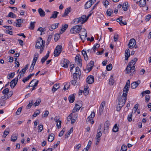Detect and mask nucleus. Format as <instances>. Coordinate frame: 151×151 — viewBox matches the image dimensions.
<instances>
[{"instance_id": "f257e3e1", "label": "nucleus", "mask_w": 151, "mask_h": 151, "mask_svg": "<svg viewBox=\"0 0 151 151\" xmlns=\"http://www.w3.org/2000/svg\"><path fill=\"white\" fill-rule=\"evenodd\" d=\"M45 42L43 41L41 37H39L37 40L36 43L35 47L36 48L40 49V53H41L43 51L45 46Z\"/></svg>"}, {"instance_id": "f03ea898", "label": "nucleus", "mask_w": 151, "mask_h": 151, "mask_svg": "<svg viewBox=\"0 0 151 151\" xmlns=\"http://www.w3.org/2000/svg\"><path fill=\"white\" fill-rule=\"evenodd\" d=\"M87 20V18H86V16L85 15H83L81 17L76 18L72 21V23L74 24H83L85 23Z\"/></svg>"}, {"instance_id": "7ed1b4c3", "label": "nucleus", "mask_w": 151, "mask_h": 151, "mask_svg": "<svg viewBox=\"0 0 151 151\" xmlns=\"http://www.w3.org/2000/svg\"><path fill=\"white\" fill-rule=\"evenodd\" d=\"M135 71V68L134 65L132 66L131 64L129 63L126 69V73L127 74H129L132 73V75Z\"/></svg>"}, {"instance_id": "20e7f679", "label": "nucleus", "mask_w": 151, "mask_h": 151, "mask_svg": "<svg viewBox=\"0 0 151 151\" xmlns=\"http://www.w3.org/2000/svg\"><path fill=\"white\" fill-rule=\"evenodd\" d=\"M127 95L125 96L123 95V93L122 96L119 99L118 104L123 106L127 99Z\"/></svg>"}, {"instance_id": "39448f33", "label": "nucleus", "mask_w": 151, "mask_h": 151, "mask_svg": "<svg viewBox=\"0 0 151 151\" xmlns=\"http://www.w3.org/2000/svg\"><path fill=\"white\" fill-rule=\"evenodd\" d=\"M81 26L76 25L70 29V32L72 34H75L78 33L81 29Z\"/></svg>"}, {"instance_id": "423d86ee", "label": "nucleus", "mask_w": 151, "mask_h": 151, "mask_svg": "<svg viewBox=\"0 0 151 151\" xmlns=\"http://www.w3.org/2000/svg\"><path fill=\"white\" fill-rule=\"evenodd\" d=\"M130 80H128L127 81L126 83V85L124 88L123 91V95H124L125 96H126L127 93L128 92L130 86Z\"/></svg>"}, {"instance_id": "0eeeda50", "label": "nucleus", "mask_w": 151, "mask_h": 151, "mask_svg": "<svg viewBox=\"0 0 151 151\" xmlns=\"http://www.w3.org/2000/svg\"><path fill=\"white\" fill-rule=\"evenodd\" d=\"M95 115L94 112L93 111L92 112L90 115L87 119L86 122H89L92 124L94 123L93 118L94 117Z\"/></svg>"}, {"instance_id": "6e6552de", "label": "nucleus", "mask_w": 151, "mask_h": 151, "mask_svg": "<svg viewBox=\"0 0 151 151\" xmlns=\"http://www.w3.org/2000/svg\"><path fill=\"white\" fill-rule=\"evenodd\" d=\"M81 102V101H80L78 102V104H76L73 110V113H76L79 110L82 106Z\"/></svg>"}, {"instance_id": "1a4fd4ad", "label": "nucleus", "mask_w": 151, "mask_h": 151, "mask_svg": "<svg viewBox=\"0 0 151 151\" xmlns=\"http://www.w3.org/2000/svg\"><path fill=\"white\" fill-rule=\"evenodd\" d=\"M75 60L76 63L78 65L81 67L82 66V60L81 58V56L79 55H77L75 58Z\"/></svg>"}, {"instance_id": "9d476101", "label": "nucleus", "mask_w": 151, "mask_h": 151, "mask_svg": "<svg viewBox=\"0 0 151 151\" xmlns=\"http://www.w3.org/2000/svg\"><path fill=\"white\" fill-rule=\"evenodd\" d=\"M69 64V61L65 59H63L61 62V65L65 68H67L68 67Z\"/></svg>"}, {"instance_id": "9b49d317", "label": "nucleus", "mask_w": 151, "mask_h": 151, "mask_svg": "<svg viewBox=\"0 0 151 151\" xmlns=\"http://www.w3.org/2000/svg\"><path fill=\"white\" fill-rule=\"evenodd\" d=\"M136 43V41L134 39H131L129 42L128 45V46L129 48L132 49L133 48Z\"/></svg>"}, {"instance_id": "f8f14e48", "label": "nucleus", "mask_w": 151, "mask_h": 151, "mask_svg": "<svg viewBox=\"0 0 151 151\" xmlns=\"http://www.w3.org/2000/svg\"><path fill=\"white\" fill-rule=\"evenodd\" d=\"M83 30L81 34H79V35L80 36V37L82 40L83 38H84L87 37V33L86 29H83Z\"/></svg>"}, {"instance_id": "ddd939ff", "label": "nucleus", "mask_w": 151, "mask_h": 151, "mask_svg": "<svg viewBox=\"0 0 151 151\" xmlns=\"http://www.w3.org/2000/svg\"><path fill=\"white\" fill-rule=\"evenodd\" d=\"M140 80H138L137 81H135L131 84V87L132 89L135 88L140 84Z\"/></svg>"}, {"instance_id": "4468645a", "label": "nucleus", "mask_w": 151, "mask_h": 151, "mask_svg": "<svg viewBox=\"0 0 151 151\" xmlns=\"http://www.w3.org/2000/svg\"><path fill=\"white\" fill-rule=\"evenodd\" d=\"M86 81L89 84L92 83L94 81V77L91 75L89 76L87 78Z\"/></svg>"}, {"instance_id": "2eb2a0df", "label": "nucleus", "mask_w": 151, "mask_h": 151, "mask_svg": "<svg viewBox=\"0 0 151 151\" xmlns=\"http://www.w3.org/2000/svg\"><path fill=\"white\" fill-rule=\"evenodd\" d=\"M17 78H15L12 80L10 83V86L12 88H14L17 83Z\"/></svg>"}, {"instance_id": "dca6fc26", "label": "nucleus", "mask_w": 151, "mask_h": 151, "mask_svg": "<svg viewBox=\"0 0 151 151\" xmlns=\"http://www.w3.org/2000/svg\"><path fill=\"white\" fill-rule=\"evenodd\" d=\"M94 65V62L92 61H91L87 66L86 69L89 71H90L92 69Z\"/></svg>"}, {"instance_id": "f3484780", "label": "nucleus", "mask_w": 151, "mask_h": 151, "mask_svg": "<svg viewBox=\"0 0 151 151\" xmlns=\"http://www.w3.org/2000/svg\"><path fill=\"white\" fill-rule=\"evenodd\" d=\"M105 102L104 101L101 103V104L99 109V114L101 115L102 113V112L104 109V107L105 104Z\"/></svg>"}, {"instance_id": "a211bd4d", "label": "nucleus", "mask_w": 151, "mask_h": 151, "mask_svg": "<svg viewBox=\"0 0 151 151\" xmlns=\"http://www.w3.org/2000/svg\"><path fill=\"white\" fill-rule=\"evenodd\" d=\"M59 24V23H55L52 24L49 27V29L50 31H52L53 29L57 28L58 27Z\"/></svg>"}, {"instance_id": "6ab92c4d", "label": "nucleus", "mask_w": 151, "mask_h": 151, "mask_svg": "<svg viewBox=\"0 0 151 151\" xmlns=\"http://www.w3.org/2000/svg\"><path fill=\"white\" fill-rule=\"evenodd\" d=\"M130 55V51L129 49L126 50L125 52V60H127Z\"/></svg>"}, {"instance_id": "aec40b11", "label": "nucleus", "mask_w": 151, "mask_h": 151, "mask_svg": "<svg viewBox=\"0 0 151 151\" xmlns=\"http://www.w3.org/2000/svg\"><path fill=\"white\" fill-rule=\"evenodd\" d=\"M71 9L70 7H68L66 8L64 14L62 15L63 17H65L67 16L68 14L71 12Z\"/></svg>"}, {"instance_id": "412c9836", "label": "nucleus", "mask_w": 151, "mask_h": 151, "mask_svg": "<svg viewBox=\"0 0 151 151\" xmlns=\"http://www.w3.org/2000/svg\"><path fill=\"white\" fill-rule=\"evenodd\" d=\"M122 8L124 11H126L128 10L129 8L128 3V2H125L123 4Z\"/></svg>"}, {"instance_id": "4be33fe9", "label": "nucleus", "mask_w": 151, "mask_h": 151, "mask_svg": "<svg viewBox=\"0 0 151 151\" xmlns=\"http://www.w3.org/2000/svg\"><path fill=\"white\" fill-rule=\"evenodd\" d=\"M49 53L50 52L48 51L46 55L41 59V62L42 63H44L46 60L48 58L49 56Z\"/></svg>"}, {"instance_id": "5701e85b", "label": "nucleus", "mask_w": 151, "mask_h": 151, "mask_svg": "<svg viewBox=\"0 0 151 151\" xmlns=\"http://www.w3.org/2000/svg\"><path fill=\"white\" fill-rule=\"evenodd\" d=\"M38 57V53H36L34 55V58L32 63V65H35Z\"/></svg>"}, {"instance_id": "b1692460", "label": "nucleus", "mask_w": 151, "mask_h": 151, "mask_svg": "<svg viewBox=\"0 0 151 151\" xmlns=\"http://www.w3.org/2000/svg\"><path fill=\"white\" fill-rule=\"evenodd\" d=\"M38 11L41 17H44L45 16V12L41 8L38 9Z\"/></svg>"}, {"instance_id": "393cba45", "label": "nucleus", "mask_w": 151, "mask_h": 151, "mask_svg": "<svg viewBox=\"0 0 151 151\" xmlns=\"http://www.w3.org/2000/svg\"><path fill=\"white\" fill-rule=\"evenodd\" d=\"M64 87L63 90L65 91L66 90L68 89L70 86V83L69 82H67L64 83Z\"/></svg>"}, {"instance_id": "a878e982", "label": "nucleus", "mask_w": 151, "mask_h": 151, "mask_svg": "<svg viewBox=\"0 0 151 151\" xmlns=\"http://www.w3.org/2000/svg\"><path fill=\"white\" fill-rule=\"evenodd\" d=\"M59 12L56 11H54L53 12L51 16L50 17V19L53 18L55 19L57 18L58 15V14Z\"/></svg>"}, {"instance_id": "bb28decb", "label": "nucleus", "mask_w": 151, "mask_h": 151, "mask_svg": "<svg viewBox=\"0 0 151 151\" xmlns=\"http://www.w3.org/2000/svg\"><path fill=\"white\" fill-rule=\"evenodd\" d=\"M146 1V0H140L139 1V5L141 7L145 6Z\"/></svg>"}, {"instance_id": "cd10ccee", "label": "nucleus", "mask_w": 151, "mask_h": 151, "mask_svg": "<svg viewBox=\"0 0 151 151\" xmlns=\"http://www.w3.org/2000/svg\"><path fill=\"white\" fill-rule=\"evenodd\" d=\"M11 140L12 141L15 142L17 138V135L15 134H13L11 136Z\"/></svg>"}, {"instance_id": "c85d7f7f", "label": "nucleus", "mask_w": 151, "mask_h": 151, "mask_svg": "<svg viewBox=\"0 0 151 151\" xmlns=\"http://www.w3.org/2000/svg\"><path fill=\"white\" fill-rule=\"evenodd\" d=\"M92 4H93L92 3V2H91L89 1H88L85 4V9H88V8H90Z\"/></svg>"}, {"instance_id": "c756f323", "label": "nucleus", "mask_w": 151, "mask_h": 151, "mask_svg": "<svg viewBox=\"0 0 151 151\" xmlns=\"http://www.w3.org/2000/svg\"><path fill=\"white\" fill-rule=\"evenodd\" d=\"M69 101L70 103H72L74 100V94L70 95L68 98Z\"/></svg>"}, {"instance_id": "7c9ffc66", "label": "nucleus", "mask_w": 151, "mask_h": 151, "mask_svg": "<svg viewBox=\"0 0 151 151\" xmlns=\"http://www.w3.org/2000/svg\"><path fill=\"white\" fill-rule=\"evenodd\" d=\"M54 139V134H50L48 138V141L50 142H52Z\"/></svg>"}, {"instance_id": "2f4dec72", "label": "nucleus", "mask_w": 151, "mask_h": 151, "mask_svg": "<svg viewBox=\"0 0 151 151\" xmlns=\"http://www.w3.org/2000/svg\"><path fill=\"white\" fill-rule=\"evenodd\" d=\"M82 53L84 57L85 60H88V58L86 52L84 50H83L82 52Z\"/></svg>"}, {"instance_id": "473e14b6", "label": "nucleus", "mask_w": 151, "mask_h": 151, "mask_svg": "<svg viewBox=\"0 0 151 151\" xmlns=\"http://www.w3.org/2000/svg\"><path fill=\"white\" fill-rule=\"evenodd\" d=\"M68 25L66 24H65L63 26H62V28L61 29V30L62 31V32H60V33L62 34L66 30V29L68 28Z\"/></svg>"}, {"instance_id": "72a5a7b5", "label": "nucleus", "mask_w": 151, "mask_h": 151, "mask_svg": "<svg viewBox=\"0 0 151 151\" xmlns=\"http://www.w3.org/2000/svg\"><path fill=\"white\" fill-rule=\"evenodd\" d=\"M73 132V128H72L67 132L65 134V138H67L70 134Z\"/></svg>"}, {"instance_id": "f704fd0d", "label": "nucleus", "mask_w": 151, "mask_h": 151, "mask_svg": "<svg viewBox=\"0 0 151 151\" xmlns=\"http://www.w3.org/2000/svg\"><path fill=\"white\" fill-rule=\"evenodd\" d=\"M8 17L14 18H15L17 17L12 12H10L8 14Z\"/></svg>"}, {"instance_id": "c9c22d12", "label": "nucleus", "mask_w": 151, "mask_h": 151, "mask_svg": "<svg viewBox=\"0 0 151 151\" xmlns=\"http://www.w3.org/2000/svg\"><path fill=\"white\" fill-rule=\"evenodd\" d=\"M137 60L138 59L137 58H135L133 60H132L130 62H129V63L132 65V66L134 65Z\"/></svg>"}, {"instance_id": "e433bc0d", "label": "nucleus", "mask_w": 151, "mask_h": 151, "mask_svg": "<svg viewBox=\"0 0 151 151\" xmlns=\"http://www.w3.org/2000/svg\"><path fill=\"white\" fill-rule=\"evenodd\" d=\"M103 4L105 7L107 8L109 4V1L107 0H104L102 2Z\"/></svg>"}, {"instance_id": "4c0bfd02", "label": "nucleus", "mask_w": 151, "mask_h": 151, "mask_svg": "<svg viewBox=\"0 0 151 151\" xmlns=\"http://www.w3.org/2000/svg\"><path fill=\"white\" fill-rule=\"evenodd\" d=\"M41 99H38L36 100V101L34 105L35 106H38L40 103L41 102Z\"/></svg>"}, {"instance_id": "58836bf2", "label": "nucleus", "mask_w": 151, "mask_h": 151, "mask_svg": "<svg viewBox=\"0 0 151 151\" xmlns=\"http://www.w3.org/2000/svg\"><path fill=\"white\" fill-rule=\"evenodd\" d=\"M56 50H58L60 53L62 51L63 48L62 46L60 45H58L56 47Z\"/></svg>"}, {"instance_id": "ea45409f", "label": "nucleus", "mask_w": 151, "mask_h": 151, "mask_svg": "<svg viewBox=\"0 0 151 151\" xmlns=\"http://www.w3.org/2000/svg\"><path fill=\"white\" fill-rule=\"evenodd\" d=\"M35 22H30V26L29 28L31 29H33L35 27Z\"/></svg>"}, {"instance_id": "a19ab883", "label": "nucleus", "mask_w": 151, "mask_h": 151, "mask_svg": "<svg viewBox=\"0 0 151 151\" xmlns=\"http://www.w3.org/2000/svg\"><path fill=\"white\" fill-rule=\"evenodd\" d=\"M33 100H31L29 104L27 105V109H29L30 108L31 106H32L33 105Z\"/></svg>"}, {"instance_id": "79ce46f5", "label": "nucleus", "mask_w": 151, "mask_h": 151, "mask_svg": "<svg viewBox=\"0 0 151 151\" xmlns=\"http://www.w3.org/2000/svg\"><path fill=\"white\" fill-rule=\"evenodd\" d=\"M114 82V81L113 79V76H111L109 80V83L110 84L113 85Z\"/></svg>"}, {"instance_id": "37998d69", "label": "nucleus", "mask_w": 151, "mask_h": 151, "mask_svg": "<svg viewBox=\"0 0 151 151\" xmlns=\"http://www.w3.org/2000/svg\"><path fill=\"white\" fill-rule=\"evenodd\" d=\"M113 10L111 9H108L106 11V14L108 16H110L112 13H113Z\"/></svg>"}, {"instance_id": "c03bdc74", "label": "nucleus", "mask_w": 151, "mask_h": 151, "mask_svg": "<svg viewBox=\"0 0 151 151\" xmlns=\"http://www.w3.org/2000/svg\"><path fill=\"white\" fill-rule=\"evenodd\" d=\"M118 129L119 128L117 126V124H115L113 129V132H116L118 131Z\"/></svg>"}, {"instance_id": "a18cd8bd", "label": "nucleus", "mask_w": 151, "mask_h": 151, "mask_svg": "<svg viewBox=\"0 0 151 151\" xmlns=\"http://www.w3.org/2000/svg\"><path fill=\"white\" fill-rule=\"evenodd\" d=\"M60 52L58 51V50H56V48L54 52V55L55 57H58L59 55L60 54Z\"/></svg>"}, {"instance_id": "49530a36", "label": "nucleus", "mask_w": 151, "mask_h": 151, "mask_svg": "<svg viewBox=\"0 0 151 151\" xmlns=\"http://www.w3.org/2000/svg\"><path fill=\"white\" fill-rule=\"evenodd\" d=\"M8 98H9V97L8 96V95H6V94L5 95H4V96H2L1 97V99H0V100L1 101L2 100H3V101H5V100L8 99Z\"/></svg>"}, {"instance_id": "de8ad7c7", "label": "nucleus", "mask_w": 151, "mask_h": 151, "mask_svg": "<svg viewBox=\"0 0 151 151\" xmlns=\"http://www.w3.org/2000/svg\"><path fill=\"white\" fill-rule=\"evenodd\" d=\"M112 68V65L111 64H109L106 67V69L108 71L111 70Z\"/></svg>"}, {"instance_id": "09e8293b", "label": "nucleus", "mask_w": 151, "mask_h": 151, "mask_svg": "<svg viewBox=\"0 0 151 151\" xmlns=\"http://www.w3.org/2000/svg\"><path fill=\"white\" fill-rule=\"evenodd\" d=\"M88 93L89 92L88 88H85L83 91V93L85 95H87L88 94Z\"/></svg>"}, {"instance_id": "8fccbe9b", "label": "nucleus", "mask_w": 151, "mask_h": 151, "mask_svg": "<svg viewBox=\"0 0 151 151\" xmlns=\"http://www.w3.org/2000/svg\"><path fill=\"white\" fill-rule=\"evenodd\" d=\"M60 37V34H56L55 35L54 39L55 41H57Z\"/></svg>"}, {"instance_id": "3c124183", "label": "nucleus", "mask_w": 151, "mask_h": 151, "mask_svg": "<svg viewBox=\"0 0 151 151\" xmlns=\"http://www.w3.org/2000/svg\"><path fill=\"white\" fill-rule=\"evenodd\" d=\"M40 111L38 110H37L34 113L32 116L34 117H35L37 115H38L40 114Z\"/></svg>"}, {"instance_id": "603ef678", "label": "nucleus", "mask_w": 151, "mask_h": 151, "mask_svg": "<svg viewBox=\"0 0 151 151\" xmlns=\"http://www.w3.org/2000/svg\"><path fill=\"white\" fill-rule=\"evenodd\" d=\"M102 135V133L100 131V132H98L96 135V139H100V137Z\"/></svg>"}, {"instance_id": "864d4df0", "label": "nucleus", "mask_w": 151, "mask_h": 151, "mask_svg": "<svg viewBox=\"0 0 151 151\" xmlns=\"http://www.w3.org/2000/svg\"><path fill=\"white\" fill-rule=\"evenodd\" d=\"M56 125L58 128H60L61 127V121L60 120L56 122Z\"/></svg>"}, {"instance_id": "5fc2aeb1", "label": "nucleus", "mask_w": 151, "mask_h": 151, "mask_svg": "<svg viewBox=\"0 0 151 151\" xmlns=\"http://www.w3.org/2000/svg\"><path fill=\"white\" fill-rule=\"evenodd\" d=\"M132 113L129 114L128 115V116L127 119H128V121L129 122H130L131 121H132Z\"/></svg>"}, {"instance_id": "6e6d98bb", "label": "nucleus", "mask_w": 151, "mask_h": 151, "mask_svg": "<svg viewBox=\"0 0 151 151\" xmlns=\"http://www.w3.org/2000/svg\"><path fill=\"white\" fill-rule=\"evenodd\" d=\"M75 73H77L78 74V75H79L80 74H81L80 69L78 66L76 67V68Z\"/></svg>"}, {"instance_id": "4d7b16f0", "label": "nucleus", "mask_w": 151, "mask_h": 151, "mask_svg": "<svg viewBox=\"0 0 151 151\" xmlns=\"http://www.w3.org/2000/svg\"><path fill=\"white\" fill-rule=\"evenodd\" d=\"M39 129L38 130V132H41L42 131L43 129V126L42 124L38 126Z\"/></svg>"}, {"instance_id": "13d9d810", "label": "nucleus", "mask_w": 151, "mask_h": 151, "mask_svg": "<svg viewBox=\"0 0 151 151\" xmlns=\"http://www.w3.org/2000/svg\"><path fill=\"white\" fill-rule=\"evenodd\" d=\"M119 37V35L117 34H116L114 37V41L115 42H116L118 39V37Z\"/></svg>"}, {"instance_id": "bf43d9fd", "label": "nucleus", "mask_w": 151, "mask_h": 151, "mask_svg": "<svg viewBox=\"0 0 151 151\" xmlns=\"http://www.w3.org/2000/svg\"><path fill=\"white\" fill-rule=\"evenodd\" d=\"M109 121H106L104 124V129L105 128H108L109 125Z\"/></svg>"}, {"instance_id": "052dcab7", "label": "nucleus", "mask_w": 151, "mask_h": 151, "mask_svg": "<svg viewBox=\"0 0 151 151\" xmlns=\"http://www.w3.org/2000/svg\"><path fill=\"white\" fill-rule=\"evenodd\" d=\"M71 84L74 86L77 85L78 84L77 81L75 80H72L71 81Z\"/></svg>"}, {"instance_id": "680f3d73", "label": "nucleus", "mask_w": 151, "mask_h": 151, "mask_svg": "<svg viewBox=\"0 0 151 151\" xmlns=\"http://www.w3.org/2000/svg\"><path fill=\"white\" fill-rule=\"evenodd\" d=\"M22 107H20L18 109H17V111L16 112V114L17 115H19L22 111Z\"/></svg>"}, {"instance_id": "e2e57ef3", "label": "nucleus", "mask_w": 151, "mask_h": 151, "mask_svg": "<svg viewBox=\"0 0 151 151\" xmlns=\"http://www.w3.org/2000/svg\"><path fill=\"white\" fill-rule=\"evenodd\" d=\"M91 143H92L91 141L90 140H89L88 141V145L86 148L87 149H88V150L89 149V148H90V147H91Z\"/></svg>"}, {"instance_id": "0e129e2a", "label": "nucleus", "mask_w": 151, "mask_h": 151, "mask_svg": "<svg viewBox=\"0 0 151 151\" xmlns=\"http://www.w3.org/2000/svg\"><path fill=\"white\" fill-rule=\"evenodd\" d=\"M73 116L72 113H71L70 114V115L68 116V117H67V121H70L72 119V117Z\"/></svg>"}, {"instance_id": "69168bd1", "label": "nucleus", "mask_w": 151, "mask_h": 151, "mask_svg": "<svg viewBox=\"0 0 151 151\" xmlns=\"http://www.w3.org/2000/svg\"><path fill=\"white\" fill-rule=\"evenodd\" d=\"M122 106L121 105H119L118 104V105L116 107V110L117 111H119L121 110V108L122 107Z\"/></svg>"}, {"instance_id": "338daca9", "label": "nucleus", "mask_w": 151, "mask_h": 151, "mask_svg": "<svg viewBox=\"0 0 151 151\" xmlns=\"http://www.w3.org/2000/svg\"><path fill=\"white\" fill-rule=\"evenodd\" d=\"M9 91V89L8 88H6L4 89L2 91V93L3 94H6L8 93Z\"/></svg>"}, {"instance_id": "774afa93", "label": "nucleus", "mask_w": 151, "mask_h": 151, "mask_svg": "<svg viewBox=\"0 0 151 151\" xmlns=\"http://www.w3.org/2000/svg\"><path fill=\"white\" fill-rule=\"evenodd\" d=\"M30 78L28 76L26 78H24L22 80V81L24 83H25L27 81H28Z\"/></svg>"}]
</instances>
